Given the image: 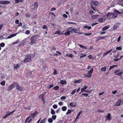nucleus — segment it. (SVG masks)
<instances>
[{
    "label": "nucleus",
    "mask_w": 123,
    "mask_h": 123,
    "mask_svg": "<svg viewBox=\"0 0 123 123\" xmlns=\"http://www.w3.org/2000/svg\"><path fill=\"white\" fill-rule=\"evenodd\" d=\"M123 102V101L121 99H119L116 102V105L117 106H119L120 105L121 103H122Z\"/></svg>",
    "instance_id": "2eb2a0df"
},
{
    "label": "nucleus",
    "mask_w": 123,
    "mask_h": 123,
    "mask_svg": "<svg viewBox=\"0 0 123 123\" xmlns=\"http://www.w3.org/2000/svg\"><path fill=\"white\" fill-rule=\"evenodd\" d=\"M56 10V9L55 8H52L51 9L50 11H52L54 10Z\"/></svg>",
    "instance_id": "4d7b16f0"
},
{
    "label": "nucleus",
    "mask_w": 123,
    "mask_h": 123,
    "mask_svg": "<svg viewBox=\"0 0 123 123\" xmlns=\"http://www.w3.org/2000/svg\"><path fill=\"white\" fill-rule=\"evenodd\" d=\"M18 33H14L12 34L11 35H10L7 38H5V37H4V36H3V37H2V36H0V39H9L10 38L14 36H15Z\"/></svg>",
    "instance_id": "20e7f679"
},
{
    "label": "nucleus",
    "mask_w": 123,
    "mask_h": 123,
    "mask_svg": "<svg viewBox=\"0 0 123 123\" xmlns=\"http://www.w3.org/2000/svg\"><path fill=\"white\" fill-rule=\"evenodd\" d=\"M101 70L102 71H105L106 70V67L105 66L104 67H102L101 68Z\"/></svg>",
    "instance_id": "c85d7f7f"
},
{
    "label": "nucleus",
    "mask_w": 123,
    "mask_h": 123,
    "mask_svg": "<svg viewBox=\"0 0 123 123\" xmlns=\"http://www.w3.org/2000/svg\"><path fill=\"white\" fill-rule=\"evenodd\" d=\"M37 112H34L33 114H31V116L33 117H35V116L37 114Z\"/></svg>",
    "instance_id": "4c0bfd02"
},
{
    "label": "nucleus",
    "mask_w": 123,
    "mask_h": 123,
    "mask_svg": "<svg viewBox=\"0 0 123 123\" xmlns=\"http://www.w3.org/2000/svg\"><path fill=\"white\" fill-rule=\"evenodd\" d=\"M122 46H121V47H117L116 48V49L117 50H122Z\"/></svg>",
    "instance_id": "ea45409f"
},
{
    "label": "nucleus",
    "mask_w": 123,
    "mask_h": 123,
    "mask_svg": "<svg viewBox=\"0 0 123 123\" xmlns=\"http://www.w3.org/2000/svg\"><path fill=\"white\" fill-rule=\"evenodd\" d=\"M59 87V86H56L55 87H54L53 88V89L55 90H58Z\"/></svg>",
    "instance_id": "58836bf2"
},
{
    "label": "nucleus",
    "mask_w": 123,
    "mask_h": 123,
    "mask_svg": "<svg viewBox=\"0 0 123 123\" xmlns=\"http://www.w3.org/2000/svg\"><path fill=\"white\" fill-rule=\"evenodd\" d=\"M57 105H54L53 106V107L54 109H56L57 108Z\"/></svg>",
    "instance_id": "864d4df0"
},
{
    "label": "nucleus",
    "mask_w": 123,
    "mask_h": 123,
    "mask_svg": "<svg viewBox=\"0 0 123 123\" xmlns=\"http://www.w3.org/2000/svg\"><path fill=\"white\" fill-rule=\"evenodd\" d=\"M56 117V115H53L52 116V118L55 120V119Z\"/></svg>",
    "instance_id": "c03bdc74"
},
{
    "label": "nucleus",
    "mask_w": 123,
    "mask_h": 123,
    "mask_svg": "<svg viewBox=\"0 0 123 123\" xmlns=\"http://www.w3.org/2000/svg\"><path fill=\"white\" fill-rule=\"evenodd\" d=\"M106 120H107L109 121H110L111 119V116L110 113H108L107 116L106 117Z\"/></svg>",
    "instance_id": "4468645a"
},
{
    "label": "nucleus",
    "mask_w": 123,
    "mask_h": 123,
    "mask_svg": "<svg viewBox=\"0 0 123 123\" xmlns=\"http://www.w3.org/2000/svg\"><path fill=\"white\" fill-rule=\"evenodd\" d=\"M84 28L85 29H87L88 30H89L90 29L91 27V26H88L87 25H85L84 27Z\"/></svg>",
    "instance_id": "b1692460"
},
{
    "label": "nucleus",
    "mask_w": 123,
    "mask_h": 123,
    "mask_svg": "<svg viewBox=\"0 0 123 123\" xmlns=\"http://www.w3.org/2000/svg\"><path fill=\"white\" fill-rule=\"evenodd\" d=\"M95 13V12L93 11H91L90 12V13L91 15V16L92 15H93L92 14H94Z\"/></svg>",
    "instance_id": "8fccbe9b"
},
{
    "label": "nucleus",
    "mask_w": 123,
    "mask_h": 123,
    "mask_svg": "<svg viewBox=\"0 0 123 123\" xmlns=\"http://www.w3.org/2000/svg\"><path fill=\"white\" fill-rule=\"evenodd\" d=\"M61 109L60 108H58V109L56 110V113H58L59 111Z\"/></svg>",
    "instance_id": "0e129e2a"
},
{
    "label": "nucleus",
    "mask_w": 123,
    "mask_h": 123,
    "mask_svg": "<svg viewBox=\"0 0 123 123\" xmlns=\"http://www.w3.org/2000/svg\"><path fill=\"white\" fill-rule=\"evenodd\" d=\"M93 68H92L91 70L88 71V75H85L86 77L90 78L91 77L92 75V73L93 72Z\"/></svg>",
    "instance_id": "6e6552de"
},
{
    "label": "nucleus",
    "mask_w": 123,
    "mask_h": 123,
    "mask_svg": "<svg viewBox=\"0 0 123 123\" xmlns=\"http://www.w3.org/2000/svg\"><path fill=\"white\" fill-rule=\"evenodd\" d=\"M99 17V15H92L91 18L92 19H95L98 18Z\"/></svg>",
    "instance_id": "f8f14e48"
},
{
    "label": "nucleus",
    "mask_w": 123,
    "mask_h": 123,
    "mask_svg": "<svg viewBox=\"0 0 123 123\" xmlns=\"http://www.w3.org/2000/svg\"><path fill=\"white\" fill-rule=\"evenodd\" d=\"M30 118V117H28L26 118L25 121V123H29L31 121V119H29Z\"/></svg>",
    "instance_id": "a211bd4d"
},
{
    "label": "nucleus",
    "mask_w": 123,
    "mask_h": 123,
    "mask_svg": "<svg viewBox=\"0 0 123 123\" xmlns=\"http://www.w3.org/2000/svg\"><path fill=\"white\" fill-rule=\"evenodd\" d=\"M114 67V65H113L112 66H110V67L109 68V70H110L112 69Z\"/></svg>",
    "instance_id": "6e6d98bb"
},
{
    "label": "nucleus",
    "mask_w": 123,
    "mask_h": 123,
    "mask_svg": "<svg viewBox=\"0 0 123 123\" xmlns=\"http://www.w3.org/2000/svg\"><path fill=\"white\" fill-rule=\"evenodd\" d=\"M15 0V3H19V0Z\"/></svg>",
    "instance_id": "774afa93"
},
{
    "label": "nucleus",
    "mask_w": 123,
    "mask_h": 123,
    "mask_svg": "<svg viewBox=\"0 0 123 123\" xmlns=\"http://www.w3.org/2000/svg\"><path fill=\"white\" fill-rule=\"evenodd\" d=\"M121 38V36H120L118 37V38L117 40V41L118 42H119Z\"/></svg>",
    "instance_id": "bf43d9fd"
},
{
    "label": "nucleus",
    "mask_w": 123,
    "mask_h": 123,
    "mask_svg": "<svg viewBox=\"0 0 123 123\" xmlns=\"http://www.w3.org/2000/svg\"><path fill=\"white\" fill-rule=\"evenodd\" d=\"M15 23L17 24H19V20L18 19L16 20L15 21Z\"/></svg>",
    "instance_id": "e2e57ef3"
},
{
    "label": "nucleus",
    "mask_w": 123,
    "mask_h": 123,
    "mask_svg": "<svg viewBox=\"0 0 123 123\" xmlns=\"http://www.w3.org/2000/svg\"><path fill=\"white\" fill-rule=\"evenodd\" d=\"M19 66H20L18 64L14 65V68L16 69H18Z\"/></svg>",
    "instance_id": "a878e982"
},
{
    "label": "nucleus",
    "mask_w": 123,
    "mask_h": 123,
    "mask_svg": "<svg viewBox=\"0 0 123 123\" xmlns=\"http://www.w3.org/2000/svg\"><path fill=\"white\" fill-rule=\"evenodd\" d=\"M34 9H36L38 7V5H37V3H34Z\"/></svg>",
    "instance_id": "7c9ffc66"
},
{
    "label": "nucleus",
    "mask_w": 123,
    "mask_h": 123,
    "mask_svg": "<svg viewBox=\"0 0 123 123\" xmlns=\"http://www.w3.org/2000/svg\"><path fill=\"white\" fill-rule=\"evenodd\" d=\"M66 56L67 57H69L72 58H73V55L72 54H67L66 55Z\"/></svg>",
    "instance_id": "393cba45"
},
{
    "label": "nucleus",
    "mask_w": 123,
    "mask_h": 123,
    "mask_svg": "<svg viewBox=\"0 0 123 123\" xmlns=\"http://www.w3.org/2000/svg\"><path fill=\"white\" fill-rule=\"evenodd\" d=\"M53 119L51 118H49L48 119V121L49 123H52L53 122Z\"/></svg>",
    "instance_id": "79ce46f5"
},
{
    "label": "nucleus",
    "mask_w": 123,
    "mask_h": 123,
    "mask_svg": "<svg viewBox=\"0 0 123 123\" xmlns=\"http://www.w3.org/2000/svg\"><path fill=\"white\" fill-rule=\"evenodd\" d=\"M3 4H7L10 3V2L8 1H3Z\"/></svg>",
    "instance_id": "72a5a7b5"
},
{
    "label": "nucleus",
    "mask_w": 123,
    "mask_h": 123,
    "mask_svg": "<svg viewBox=\"0 0 123 123\" xmlns=\"http://www.w3.org/2000/svg\"><path fill=\"white\" fill-rule=\"evenodd\" d=\"M63 17H65V18H67L68 17V16H67V15H66V14H64L63 15Z\"/></svg>",
    "instance_id": "052dcab7"
},
{
    "label": "nucleus",
    "mask_w": 123,
    "mask_h": 123,
    "mask_svg": "<svg viewBox=\"0 0 123 123\" xmlns=\"http://www.w3.org/2000/svg\"><path fill=\"white\" fill-rule=\"evenodd\" d=\"M51 113L52 115H54L55 114V111L52 109H51Z\"/></svg>",
    "instance_id": "2f4dec72"
},
{
    "label": "nucleus",
    "mask_w": 123,
    "mask_h": 123,
    "mask_svg": "<svg viewBox=\"0 0 123 123\" xmlns=\"http://www.w3.org/2000/svg\"><path fill=\"white\" fill-rule=\"evenodd\" d=\"M31 40V42L30 43L31 44H33L35 43L36 42L35 38L34 36L32 37Z\"/></svg>",
    "instance_id": "ddd939ff"
},
{
    "label": "nucleus",
    "mask_w": 123,
    "mask_h": 123,
    "mask_svg": "<svg viewBox=\"0 0 123 123\" xmlns=\"http://www.w3.org/2000/svg\"><path fill=\"white\" fill-rule=\"evenodd\" d=\"M78 45L81 48H82L84 49H86L87 48V47H86L83 46L82 45L79 44Z\"/></svg>",
    "instance_id": "c756f323"
},
{
    "label": "nucleus",
    "mask_w": 123,
    "mask_h": 123,
    "mask_svg": "<svg viewBox=\"0 0 123 123\" xmlns=\"http://www.w3.org/2000/svg\"><path fill=\"white\" fill-rule=\"evenodd\" d=\"M5 82L4 81H2L1 83V84L3 86L5 85Z\"/></svg>",
    "instance_id": "09e8293b"
},
{
    "label": "nucleus",
    "mask_w": 123,
    "mask_h": 123,
    "mask_svg": "<svg viewBox=\"0 0 123 123\" xmlns=\"http://www.w3.org/2000/svg\"><path fill=\"white\" fill-rule=\"evenodd\" d=\"M107 17L106 16L104 15L102 18H99L98 19V21L101 23L104 22L106 19Z\"/></svg>",
    "instance_id": "423d86ee"
},
{
    "label": "nucleus",
    "mask_w": 123,
    "mask_h": 123,
    "mask_svg": "<svg viewBox=\"0 0 123 123\" xmlns=\"http://www.w3.org/2000/svg\"><path fill=\"white\" fill-rule=\"evenodd\" d=\"M66 98L65 96H62L61 98L60 99L62 100L65 99Z\"/></svg>",
    "instance_id": "5fc2aeb1"
},
{
    "label": "nucleus",
    "mask_w": 123,
    "mask_h": 123,
    "mask_svg": "<svg viewBox=\"0 0 123 123\" xmlns=\"http://www.w3.org/2000/svg\"><path fill=\"white\" fill-rule=\"evenodd\" d=\"M120 11L121 12H120L118 11V12H117V13L119 14L123 13V10L121 9L120 10Z\"/></svg>",
    "instance_id": "603ef678"
},
{
    "label": "nucleus",
    "mask_w": 123,
    "mask_h": 123,
    "mask_svg": "<svg viewBox=\"0 0 123 123\" xmlns=\"http://www.w3.org/2000/svg\"><path fill=\"white\" fill-rule=\"evenodd\" d=\"M35 55L34 54H30L27 56L25 59L24 60L23 62L25 63L26 62H30L31 60L35 56Z\"/></svg>",
    "instance_id": "7ed1b4c3"
},
{
    "label": "nucleus",
    "mask_w": 123,
    "mask_h": 123,
    "mask_svg": "<svg viewBox=\"0 0 123 123\" xmlns=\"http://www.w3.org/2000/svg\"><path fill=\"white\" fill-rule=\"evenodd\" d=\"M27 40H28V39H25L23 41H22L21 42L22 43H20L18 45L19 46H24V45H25V44H26V41Z\"/></svg>",
    "instance_id": "9d476101"
},
{
    "label": "nucleus",
    "mask_w": 123,
    "mask_h": 123,
    "mask_svg": "<svg viewBox=\"0 0 123 123\" xmlns=\"http://www.w3.org/2000/svg\"><path fill=\"white\" fill-rule=\"evenodd\" d=\"M92 4H94L95 6H97L98 5V3L97 1H92L91 2Z\"/></svg>",
    "instance_id": "cd10ccee"
},
{
    "label": "nucleus",
    "mask_w": 123,
    "mask_h": 123,
    "mask_svg": "<svg viewBox=\"0 0 123 123\" xmlns=\"http://www.w3.org/2000/svg\"><path fill=\"white\" fill-rule=\"evenodd\" d=\"M114 12H109L106 14L107 18H108L109 19H111L115 18L117 17V12H118V11L115 10H114Z\"/></svg>",
    "instance_id": "f257e3e1"
},
{
    "label": "nucleus",
    "mask_w": 123,
    "mask_h": 123,
    "mask_svg": "<svg viewBox=\"0 0 123 123\" xmlns=\"http://www.w3.org/2000/svg\"><path fill=\"white\" fill-rule=\"evenodd\" d=\"M88 58H89L90 59H91L92 58V55H89L88 56Z\"/></svg>",
    "instance_id": "69168bd1"
},
{
    "label": "nucleus",
    "mask_w": 123,
    "mask_h": 123,
    "mask_svg": "<svg viewBox=\"0 0 123 123\" xmlns=\"http://www.w3.org/2000/svg\"><path fill=\"white\" fill-rule=\"evenodd\" d=\"M53 74L54 75H55L57 74L56 71V69H54V72Z\"/></svg>",
    "instance_id": "13d9d810"
},
{
    "label": "nucleus",
    "mask_w": 123,
    "mask_h": 123,
    "mask_svg": "<svg viewBox=\"0 0 123 123\" xmlns=\"http://www.w3.org/2000/svg\"><path fill=\"white\" fill-rule=\"evenodd\" d=\"M15 86H16V89L19 91H22L23 88L22 86H20L17 83H16Z\"/></svg>",
    "instance_id": "9b49d317"
},
{
    "label": "nucleus",
    "mask_w": 123,
    "mask_h": 123,
    "mask_svg": "<svg viewBox=\"0 0 123 123\" xmlns=\"http://www.w3.org/2000/svg\"><path fill=\"white\" fill-rule=\"evenodd\" d=\"M110 27L109 25H108L105 26L102 29V31H104L108 29Z\"/></svg>",
    "instance_id": "6ab92c4d"
},
{
    "label": "nucleus",
    "mask_w": 123,
    "mask_h": 123,
    "mask_svg": "<svg viewBox=\"0 0 123 123\" xmlns=\"http://www.w3.org/2000/svg\"><path fill=\"white\" fill-rule=\"evenodd\" d=\"M98 112L103 113L104 112V111L100 109H98Z\"/></svg>",
    "instance_id": "de8ad7c7"
},
{
    "label": "nucleus",
    "mask_w": 123,
    "mask_h": 123,
    "mask_svg": "<svg viewBox=\"0 0 123 123\" xmlns=\"http://www.w3.org/2000/svg\"><path fill=\"white\" fill-rule=\"evenodd\" d=\"M82 81V80L79 79L77 80H75L74 81V83H79L81 82Z\"/></svg>",
    "instance_id": "4be33fe9"
},
{
    "label": "nucleus",
    "mask_w": 123,
    "mask_h": 123,
    "mask_svg": "<svg viewBox=\"0 0 123 123\" xmlns=\"http://www.w3.org/2000/svg\"><path fill=\"white\" fill-rule=\"evenodd\" d=\"M72 111H73V110H68V111L66 113V114L67 115H68Z\"/></svg>",
    "instance_id": "c9c22d12"
},
{
    "label": "nucleus",
    "mask_w": 123,
    "mask_h": 123,
    "mask_svg": "<svg viewBox=\"0 0 123 123\" xmlns=\"http://www.w3.org/2000/svg\"><path fill=\"white\" fill-rule=\"evenodd\" d=\"M81 56L80 57V58H83L85 57L86 56V55L85 54H82L80 55Z\"/></svg>",
    "instance_id": "a19ab883"
},
{
    "label": "nucleus",
    "mask_w": 123,
    "mask_h": 123,
    "mask_svg": "<svg viewBox=\"0 0 123 123\" xmlns=\"http://www.w3.org/2000/svg\"><path fill=\"white\" fill-rule=\"evenodd\" d=\"M87 88V86H84L81 89V92H83L85 91V90H86Z\"/></svg>",
    "instance_id": "5701e85b"
},
{
    "label": "nucleus",
    "mask_w": 123,
    "mask_h": 123,
    "mask_svg": "<svg viewBox=\"0 0 123 123\" xmlns=\"http://www.w3.org/2000/svg\"><path fill=\"white\" fill-rule=\"evenodd\" d=\"M118 27V24H116L114 25L113 29L114 30H115L117 29Z\"/></svg>",
    "instance_id": "f704fd0d"
},
{
    "label": "nucleus",
    "mask_w": 123,
    "mask_h": 123,
    "mask_svg": "<svg viewBox=\"0 0 123 123\" xmlns=\"http://www.w3.org/2000/svg\"><path fill=\"white\" fill-rule=\"evenodd\" d=\"M65 31H63L62 32L59 31H57L54 33V34H58L59 35H62L64 34V32Z\"/></svg>",
    "instance_id": "dca6fc26"
},
{
    "label": "nucleus",
    "mask_w": 123,
    "mask_h": 123,
    "mask_svg": "<svg viewBox=\"0 0 123 123\" xmlns=\"http://www.w3.org/2000/svg\"><path fill=\"white\" fill-rule=\"evenodd\" d=\"M43 96L44 94H41L40 95L39 97L40 98H41L42 99V101H43V103H44L45 102V101H44V99H43Z\"/></svg>",
    "instance_id": "412c9836"
},
{
    "label": "nucleus",
    "mask_w": 123,
    "mask_h": 123,
    "mask_svg": "<svg viewBox=\"0 0 123 123\" xmlns=\"http://www.w3.org/2000/svg\"><path fill=\"white\" fill-rule=\"evenodd\" d=\"M76 89H75L73 90L71 92V94L72 95H73V94H74L76 92Z\"/></svg>",
    "instance_id": "a18cd8bd"
},
{
    "label": "nucleus",
    "mask_w": 123,
    "mask_h": 123,
    "mask_svg": "<svg viewBox=\"0 0 123 123\" xmlns=\"http://www.w3.org/2000/svg\"><path fill=\"white\" fill-rule=\"evenodd\" d=\"M113 50L112 49H111L109 50H108L105 53H104L103 55V57L105 56L106 55L108 54L109 53H110Z\"/></svg>",
    "instance_id": "f3484780"
},
{
    "label": "nucleus",
    "mask_w": 123,
    "mask_h": 123,
    "mask_svg": "<svg viewBox=\"0 0 123 123\" xmlns=\"http://www.w3.org/2000/svg\"><path fill=\"white\" fill-rule=\"evenodd\" d=\"M62 111H65L66 110L67 107L66 106H63L62 107Z\"/></svg>",
    "instance_id": "473e14b6"
},
{
    "label": "nucleus",
    "mask_w": 123,
    "mask_h": 123,
    "mask_svg": "<svg viewBox=\"0 0 123 123\" xmlns=\"http://www.w3.org/2000/svg\"><path fill=\"white\" fill-rule=\"evenodd\" d=\"M5 45V44L3 43H2L0 44V46L2 47H3Z\"/></svg>",
    "instance_id": "37998d69"
},
{
    "label": "nucleus",
    "mask_w": 123,
    "mask_h": 123,
    "mask_svg": "<svg viewBox=\"0 0 123 123\" xmlns=\"http://www.w3.org/2000/svg\"><path fill=\"white\" fill-rule=\"evenodd\" d=\"M43 29H47V27L45 25H44L43 26Z\"/></svg>",
    "instance_id": "338daca9"
},
{
    "label": "nucleus",
    "mask_w": 123,
    "mask_h": 123,
    "mask_svg": "<svg viewBox=\"0 0 123 123\" xmlns=\"http://www.w3.org/2000/svg\"><path fill=\"white\" fill-rule=\"evenodd\" d=\"M120 70H117L115 71V75H120L123 74V72L122 71L120 72Z\"/></svg>",
    "instance_id": "1a4fd4ad"
},
{
    "label": "nucleus",
    "mask_w": 123,
    "mask_h": 123,
    "mask_svg": "<svg viewBox=\"0 0 123 123\" xmlns=\"http://www.w3.org/2000/svg\"><path fill=\"white\" fill-rule=\"evenodd\" d=\"M16 84V83L15 82L13 83L12 84L9 86L8 87L7 90L8 91H10L14 88Z\"/></svg>",
    "instance_id": "0eeeda50"
},
{
    "label": "nucleus",
    "mask_w": 123,
    "mask_h": 123,
    "mask_svg": "<svg viewBox=\"0 0 123 123\" xmlns=\"http://www.w3.org/2000/svg\"><path fill=\"white\" fill-rule=\"evenodd\" d=\"M53 84H51L50 85L49 87V88H50L51 87H53Z\"/></svg>",
    "instance_id": "680f3d73"
},
{
    "label": "nucleus",
    "mask_w": 123,
    "mask_h": 123,
    "mask_svg": "<svg viewBox=\"0 0 123 123\" xmlns=\"http://www.w3.org/2000/svg\"><path fill=\"white\" fill-rule=\"evenodd\" d=\"M77 30L74 28H73L72 27L68 28L65 32L64 34L65 35L69 36L70 34V33L72 32V31H74L75 33L77 32Z\"/></svg>",
    "instance_id": "f03ea898"
},
{
    "label": "nucleus",
    "mask_w": 123,
    "mask_h": 123,
    "mask_svg": "<svg viewBox=\"0 0 123 123\" xmlns=\"http://www.w3.org/2000/svg\"><path fill=\"white\" fill-rule=\"evenodd\" d=\"M15 110L13 111L12 112L7 111L6 112V114L3 117V118L5 119L9 116L11 115L12 113H13Z\"/></svg>",
    "instance_id": "39448f33"
},
{
    "label": "nucleus",
    "mask_w": 123,
    "mask_h": 123,
    "mask_svg": "<svg viewBox=\"0 0 123 123\" xmlns=\"http://www.w3.org/2000/svg\"><path fill=\"white\" fill-rule=\"evenodd\" d=\"M30 31H29L28 30H27L25 32V34H30Z\"/></svg>",
    "instance_id": "49530a36"
},
{
    "label": "nucleus",
    "mask_w": 123,
    "mask_h": 123,
    "mask_svg": "<svg viewBox=\"0 0 123 123\" xmlns=\"http://www.w3.org/2000/svg\"><path fill=\"white\" fill-rule=\"evenodd\" d=\"M59 105L60 106L62 105H63V103L62 101H60L58 103Z\"/></svg>",
    "instance_id": "3c124183"
},
{
    "label": "nucleus",
    "mask_w": 123,
    "mask_h": 123,
    "mask_svg": "<svg viewBox=\"0 0 123 123\" xmlns=\"http://www.w3.org/2000/svg\"><path fill=\"white\" fill-rule=\"evenodd\" d=\"M60 83L62 85L66 84H67V82L65 81L62 80H61Z\"/></svg>",
    "instance_id": "bb28decb"
},
{
    "label": "nucleus",
    "mask_w": 123,
    "mask_h": 123,
    "mask_svg": "<svg viewBox=\"0 0 123 123\" xmlns=\"http://www.w3.org/2000/svg\"><path fill=\"white\" fill-rule=\"evenodd\" d=\"M69 105L72 107H75L76 106V104L74 102H72L70 103Z\"/></svg>",
    "instance_id": "aec40b11"
},
{
    "label": "nucleus",
    "mask_w": 123,
    "mask_h": 123,
    "mask_svg": "<svg viewBox=\"0 0 123 123\" xmlns=\"http://www.w3.org/2000/svg\"><path fill=\"white\" fill-rule=\"evenodd\" d=\"M82 113V111H80L79 112L78 115L76 117V119H78L80 115Z\"/></svg>",
    "instance_id": "e433bc0d"
}]
</instances>
